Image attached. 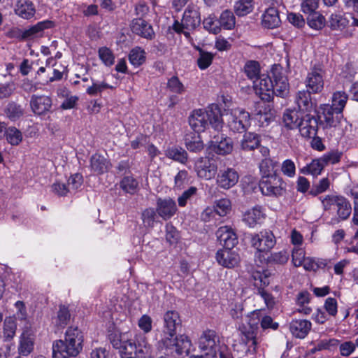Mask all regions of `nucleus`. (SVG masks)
<instances>
[{
    "instance_id": "69168bd1",
    "label": "nucleus",
    "mask_w": 358,
    "mask_h": 358,
    "mask_svg": "<svg viewBox=\"0 0 358 358\" xmlns=\"http://www.w3.org/2000/svg\"><path fill=\"white\" fill-rule=\"evenodd\" d=\"M257 294L264 299V303L268 309H272L274 307L275 300L271 293L268 292L263 287H258Z\"/></svg>"
},
{
    "instance_id": "de8ad7c7",
    "label": "nucleus",
    "mask_w": 358,
    "mask_h": 358,
    "mask_svg": "<svg viewBox=\"0 0 358 358\" xmlns=\"http://www.w3.org/2000/svg\"><path fill=\"white\" fill-rule=\"evenodd\" d=\"M244 71L250 80H256L259 78L260 73V66L256 61H248L244 66Z\"/></svg>"
},
{
    "instance_id": "a19ab883",
    "label": "nucleus",
    "mask_w": 358,
    "mask_h": 358,
    "mask_svg": "<svg viewBox=\"0 0 358 358\" xmlns=\"http://www.w3.org/2000/svg\"><path fill=\"white\" fill-rule=\"evenodd\" d=\"M17 324L15 317H6L3 323V338L5 341H10L15 335Z\"/></svg>"
},
{
    "instance_id": "bf43d9fd",
    "label": "nucleus",
    "mask_w": 358,
    "mask_h": 358,
    "mask_svg": "<svg viewBox=\"0 0 358 358\" xmlns=\"http://www.w3.org/2000/svg\"><path fill=\"white\" fill-rule=\"evenodd\" d=\"M108 339L113 347L119 350L127 338H125L124 334L114 331L108 335Z\"/></svg>"
},
{
    "instance_id": "f257e3e1",
    "label": "nucleus",
    "mask_w": 358,
    "mask_h": 358,
    "mask_svg": "<svg viewBox=\"0 0 358 358\" xmlns=\"http://www.w3.org/2000/svg\"><path fill=\"white\" fill-rule=\"evenodd\" d=\"M83 334L78 327L67 329L64 340H57L52 344L53 358H72L78 356L83 350Z\"/></svg>"
},
{
    "instance_id": "680f3d73",
    "label": "nucleus",
    "mask_w": 358,
    "mask_h": 358,
    "mask_svg": "<svg viewBox=\"0 0 358 358\" xmlns=\"http://www.w3.org/2000/svg\"><path fill=\"white\" fill-rule=\"evenodd\" d=\"M203 27L209 32L217 34L220 31V27L215 23V16L210 15L203 22Z\"/></svg>"
},
{
    "instance_id": "7ed1b4c3",
    "label": "nucleus",
    "mask_w": 358,
    "mask_h": 358,
    "mask_svg": "<svg viewBox=\"0 0 358 358\" xmlns=\"http://www.w3.org/2000/svg\"><path fill=\"white\" fill-rule=\"evenodd\" d=\"M320 201L323 209L329 213L336 212L337 217L335 221L338 222L347 220L351 214L352 207L350 201L344 196L329 194L321 196Z\"/></svg>"
},
{
    "instance_id": "7c9ffc66",
    "label": "nucleus",
    "mask_w": 358,
    "mask_h": 358,
    "mask_svg": "<svg viewBox=\"0 0 358 358\" xmlns=\"http://www.w3.org/2000/svg\"><path fill=\"white\" fill-rule=\"evenodd\" d=\"M109 161L103 156L95 153L91 157L90 166L92 170L97 174H102L106 172L110 166Z\"/></svg>"
},
{
    "instance_id": "37998d69",
    "label": "nucleus",
    "mask_w": 358,
    "mask_h": 358,
    "mask_svg": "<svg viewBox=\"0 0 358 358\" xmlns=\"http://www.w3.org/2000/svg\"><path fill=\"white\" fill-rule=\"evenodd\" d=\"M254 8L253 0H238L235 3L234 10L237 15L244 16L251 13Z\"/></svg>"
},
{
    "instance_id": "052dcab7",
    "label": "nucleus",
    "mask_w": 358,
    "mask_h": 358,
    "mask_svg": "<svg viewBox=\"0 0 358 358\" xmlns=\"http://www.w3.org/2000/svg\"><path fill=\"white\" fill-rule=\"evenodd\" d=\"M167 87L171 92L177 94L185 92V87L177 76H173L168 80Z\"/></svg>"
},
{
    "instance_id": "ddd939ff",
    "label": "nucleus",
    "mask_w": 358,
    "mask_h": 358,
    "mask_svg": "<svg viewBox=\"0 0 358 358\" xmlns=\"http://www.w3.org/2000/svg\"><path fill=\"white\" fill-rule=\"evenodd\" d=\"M233 148L232 139L223 134L214 136L209 143V149L219 155L231 154Z\"/></svg>"
},
{
    "instance_id": "393cba45",
    "label": "nucleus",
    "mask_w": 358,
    "mask_h": 358,
    "mask_svg": "<svg viewBox=\"0 0 358 358\" xmlns=\"http://www.w3.org/2000/svg\"><path fill=\"white\" fill-rule=\"evenodd\" d=\"M312 328V324L307 320H294L289 323V331L293 336L304 338Z\"/></svg>"
},
{
    "instance_id": "b1692460",
    "label": "nucleus",
    "mask_w": 358,
    "mask_h": 358,
    "mask_svg": "<svg viewBox=\"0 0 358 358\" xmlns=\"http://www.w3.org/2000/svg\"><path fill=\"white\" fill-rule=\"evenodd\" d=\"M15 13L25 20L34 17L36 8L31 0H17L14 6Z\"/></svg>"
},
{
    "instance_id": "9d476101",
    "label": "nucleus",
    "mask_w": 358,
    "mask_h": 358,
    "mask_svg": "<svg viewBox=\"0 0 358 358\" xmlns=\"http://www.w3.org/2000/svg\"><path fill=\"white\" fill-rule=\"evenodd\" d=\"M255 94L264 101H271L273 98V86L271 78L267 75H261L253 80Z\"/></svg>"
},
{
    "instance_id": "cd10ccee",
    "label": "nucleus",
    "mask_w": 358,
    "mask_h": 358,
    "mask_svg": "<svg viewBox=\"0 0 358 358\" xmlns=\"http://www.w3.org/2000/svg\"><path fill=\"white\" fill-rule=\"evenodd\" d=\"M34 336L29 331H24L20 337L18 353L22 356H28L34 350Z\"/></svg>"
},
{
    "instance_id": "473e14b6",
    "label": "nucleus",
    "mask_w": 358,
    "mask_h": 358,
    "mask_svg": "<svg viewBox=\"0 0 358 358\" xmlns=\"http://www.w3.org/2000/svg\"><path fill=\"white\" fill-rule=\"evenodd\" d=\"M136 355L138 358H153L152 345L148 342L145 336H140L137 339Z\"/></svg>"
},
{
    "instance_id": "423d86ee",
    "label": "nucleus",
    "mask_w": 358,
    "mask_h": 358,
    "mask_svg": "<svg viewBox=\"0 0 358 358\" xmlns=\"http://www.w3.org/2000/svg\"><path fill=\"white\" fill-rule=\"evenodd\" d=\"M259 186L262 193L268 196H280L285 192V183L278 175L262 176Z\"/></svg>"
},
{
    "instance_id": "39448f33",
    "label": "nucleus",
    "mask_w": 358,
    "mask_h": 358,
    "mask_svg": "<svg viewBox=\"0 0 358 358\" xmlns=\"http://www.w3.org/2000/svg\"><path fill=\"white\" fill-rule=\"evenodd\" d=\"M163 331L162 338L158 341L162 345H171V337H174L176 334L178 327L182 324L179 313L175 310H168L163 317Z\"/></svg>"
},
{
    "instance_id": "72a5a7b5",
    "label": "nucleus",
    "mask_w": 358,
    "mask_h": 358,
    "mask_svg": "<svg viewBox=\"0 0 358 358\" xmlns=\"http://www.w3.org/2000/svg\"><path fill=\"white\" fill-rule=\"evenodd\" d=\"M259 145V136L252 132L245 133L241 142V148L245 151L254 150L258 148Z\"/></svg>"
},
{
    "instance_id": "6ab92c4d",
    "label": "nucleus",
    "mask_w": 358,
    "mask_h": 358,
    "mask_svg": "<svg viewBox=\"0 0 358 358\" xmlns=\"http://www.w3.org/2000/svg\"><path fill=\"white\" fill-rule=\"evenodd\" d=\"M302 136L305 138L315 137L318 129V120L315 116L309 114L301 118L298 127Z\"/></svg>"
},
{
    "instance_id": "0eeeda50",
    "label": "nucleus",
    "mask_w": 358,
    "mask_h": 358,
    "mask_svg": "<svg viewBox=\"0 0 358 358\" xmlns=\"http://www.w3.org/2000/svg\"><path fill=\"white\" fill-rule=\"evenodd\" d=\"M220 337L217 332L212 329H206L203 331L198 341V346L201 351L210 355V358H215L219 350Z\"/></svg>"
},
{
    "instance_id": "5701e85b",
    "label": "nucleus",
    "mask_w": 358,
    "mask_h": 358,
    "mask_svg": "<svg viewBox=\"0 0 358 358\" xmlns=\"http://www.w3.org/2000/svg\"><path fill=\"white\" fill-rule=\"evenodd\" d=\"M217 237L224 248H233L238 243V238L232 229L228 226L220 227L217 232Z\"/></svg>"
},
{
    "instance_id": "c85d7f7f",
    "label": "nucleus",
    "mask_w": 358,
    "mask_h": 358,
    "mask_svg": "<svg viewBox=\"0 0 358 358\" xmlns=\"http://www.w3.org/2000/svg\"><path fill=\"white\" fill-rule=\"evenodd\" d=\"M322 109V116H320V118L323 117V120H321V122L324 121L326 127H335L342 117V113H338L335 108L329 104L324 105Z\"/></svg>"
},
{
    "instance_id": "dca6fc26",
    "label": "nucleus",
    "mask_w": 358,
    "mask_h": 358,
    "mask_svg": "<svg viewBox=\"0 0 358 358\" xmlns=\"http://www.w3.org/2000/svg\"><path fill=\"white\" fill-rule=\"evenodd\" d=\"M239 180L237 171L231 168L220 170L216 178V183L223 189H229L236 185Z\"/></svg>"
},
{
    "instance_id": "ea45409f",
    "label": "nucleus",
    "mask_w": 358,
    "mask_h": 358,
    "mask_svg": "<svg viewBox=\"0 0 358 358\" xmlns=\"http://www.w3.org/2000/svg\"><path fill=\"white\" fill-rule=\"evenodd\" d=\"M5 113L10 120L15 121L24 115V109L20 104L11 101L6 106Z\"/></svg>"
},
{
    "instance_id": "2eb2a0df",
    "label": "nucleus",
    "mask_w": 358,
    "mask_h": 358,
    "mask_svg": "<svg viewBox=\"0 0 358 358\" xmlns=\"http://www.w3.org/2000/svg\"><path fill=\"white\" fill-rule=\"evenodd\" d=\"M195 170L199 178L210 180L215 176L217 166L213 159L201 157L195 164Z\"/></svg>"
},
{
    "instance_id": "09e8293b",
    "label": "nucleus",
    "mask_w": 358,
    "mask_h": 358,
    "mask_svg": "<svg viewBox=\"0 0 358 358\" xmlns=\"http://www.w3.org/2000/svg\"><path fill=\"white\" fill-rule=\"evenodd\" d=\"M71 318V314L67 307L60 306L55 320V324L61 328L65 327Z\"/></svg>"
},
{
    "instance_id": "a878e982",
    "label": "nucleus",
    "mask_w": 358,
    "mask_h": 358,
    "mask_svg": "<svg viewBox=\"0 0 358 358\" xmlns=\"http://www.w3.org/2000/svg\"><path fill=\"white\" fill-rule=\"evenodd\" d=\"M131 29L133 33L147 39H152L155 35L152 26L142 18L133 20Z\"/></svg>"
},
{
    "instance_id": "c756f323",
    "label": "nucleus",
    "mask_w": 358,
    "mask_h": 358,
    "mask_svg": "<svg viewBox=\"0 0 358 358\" xmlns=\"http://www.w3.org/2000/svg\"><path fill=\"white\" fill-rule=\"evenodd\" d=\"M185 144L187 149L193 152H201L204 145L199 135V133H189L185 135Z\"/></svg>"
},
{
    "instance_id": "5fc2aeb1",
    "label": "nucleus",
    "mask_w": 358,
    "mask_h": 358,
    "mask_svg": "<svg viewBox=\"0 0 358 358\" xmlns=\"http://www.w3.org/2000/svg\"><path fill=\"white\" fill-rule=\"evenodd\" d=\"M308 24L311 28L319 30L324 27L325 19L321 14L314 13L308 17Z\"/></svg>"
},
{
    "instance_id": "3c124183",
    "label": "nucleus",
    "mask_w": 358,
    "mask_h": 358,
    "mask_svg": "<svg viewBox=\"0 0 358 358\" xmlns=\"http://www.w3.org/2000/svg\"><path fill=\"white\" fill-rule=\"evenodd\" d=\"M278 163L274 162L270 158L263 159L259 164V170L262 173V176H267L276 175L275 168L277 166Z\"/></svg>"
},
{
    "instance_id": "412c9836",
    "label": "nucleus",
    "mask_w": 358,
    "mask_h": 358,
    "mask_svg": "<svg viewBox=\"0 0 358 358\" xmlns=\"http://www.w3.org/2000/svg\"><path fill=\"white\" fill-rule=\"evenodd\" d=\"M156 211L162 218L167 220L176 214L177 211L176 203L171 198H159L157 200Z\"/></svg>"
},
{
    "instance_id": "c03bdc74",
    "label": "nucleus",
    "mask_w": 358,
    "mask_h": 358,
    "mask_svg": "<svg viewBox=\"0 0 358 358\" xmlns=\"http://www.w3.org/2000/svg\"><path fill=\"white\" fill-rule=\"evenodd\" d=\"M348 99V94L345 92H336L333 94L332 103L331 106L335 108L338 113H342Z\"/></svg>"
},
{
    "instance_id": "4c0bfd02",
    "label": "nucleus",
    "mask_w": 358,
    "mask_h": 358,
    "mask_svg": "<svg viewBox=\"0 0 358 358\" xmlns=\"http://www.w3.org/2000/svg\"><path fill=\"white\" fill-rule=\"evenodd\" d=\"M4 136L7 142L13 146L20 145L23 140L22 131L15 127H7Z\"/></svg>"
},
{
    "instance_id": "58836bf2",
    "label": "nucleus",
    "mask_w": 358,
    "mask_h": 358,
    "mask_svg": "<svg viewBox=\"0 0 358 358\" xmlns=\"http://www.w3.org/2000/svg\"><path fill=\"white\" fill-rule=\"evenodd\" d=\"M166 156L181 164H185L187 161V153L182 148L173 146L166 150Z\"/></svg>"
},
{
    "instance_id": "4d7b16f0",
    "label": "nucleus",
    "mask_w": 358,
    "mask_h": 358,
    "mask_svg": "<svg viewBox=\"0 0 358 358\" xmlns=\"http://www.w3.org/2000/svg\"><path fill=\"white\" fill-rule=\"evenodd\" d=\"M213 59V55L210 52H204L203 50L199 51V57L197 59L198 66L201 69H207L212 63Z\"/></svg>"
},
{
    "instance_id": "49530a36",
    "label": "nucleus",
    "mask_w": 358,
    "mask_h": 358,
    "mask_svg": "<svg viewBox=\"0 0 358 358\" xmlns=\"http://www.w3.org/2000/svg\"><path fill=\"white\" fill-rule=\"evenodd\" d=\"M119 350L121 358H134L136 355V343L127 338Z\"/></svg>"
},
{
    "instance_id": "c9c22d12",
    "label": "nucleus",
    "mask_w": 358,
    "mask_h": 358,
    "mask_svg": "<svg viewBox=\"0 0 358 358\" xmlns=\"http://www.w3.org/2000/svg\"><path fill=\"white\" fill-rule=\"evenodd\" d=\"M311 93L309 90H302L296 94V102L301 110H310L313 108Z\"/></svg>"
},
{
    "instance_id": "79ce46f5",
    "label": "nucleus",
    "mask_w": 358,
    "mask_h": 358,
    "mask_svg": "<svg viewBox=\"0 0 358 358\" xmlns=\"http://www.w3.org/2000/svg\"><path fill=\"white\" fill-rule=\"evenodd\" d=\"M219 24L220 28L222 27L224 29L231 30L235 27L236 20L234 13L226 10L223 11L219 18Z\"/></svg>"
},
{
    "instance_id": "13d9d810",
    "label": "nucleus",
    "mask_w": 358,
    "mask_h": 358,
    "mask_svg": "<svg viewBox=\"0 0 358 358\" xmlns=\"http://www.w3.org/2000/svg\"><path fill=\"white\" fill-rule=\"evenodd\" d=\"M156 216V211L154 208H146L142 213V220L144 226L148 228H152L154 226L155 219Z\"/></svg>"
},
{
    "instance_id": "f704fd0d",
    "label": "nucleus",
    "mask_w": 358,
    "mask_h": 358,
    "mask_svg": "<svg viewBox=\"0 0 358 358\" xmlns=\"http://www.w3.org/2000/svg\"><path fill=\"white\" fill-rule=\"evenodd\" d=\"M264 218V214L259 208L255 207L243 215V220L250 227H254Z\"/></svg>"
},
{
    "instance_id": "a18cd8bd",
    "label": "nucleus",
    "mask_w": 358,
    "mask_h": 358,
    "mask_svg": "<svg viewBox=\"0 0 358 358\" xmlns=\"http://www.w3.org/2000/svg\"><path fill=\"white\" fill-rule=\"evenodd\" d=\"M145 52L139 48H133L129 55V59L131 64L135 66H139L145 61Z\"/></svg>"
},
{
    "instance_id": "f03ea898",
    "label": "nucleus",
    "mask_w": 358,
    "mask_h": 358,
    "mask_svg": "<svg viewBox=\"0 0 358 358\" xmlns=\"http://www.w3.org/2000/svg\"><path fill=\"white\" fill-rule=\"evenodd\" d=\"M189 124L196 133L204 131L209 124L219 131L223 125L221 110L217 104H211L206 109L194 110L189 117Z\"/></svg>"
},
{
    "instance_id": "e433bc0d",
    "label": "nucleus",
    "mask_w": 358,
    "mask_h": 358,
    "mask_svg": "<svg viewBox=\"0 0 358 358\" xmlns=\"http://www.w3.org/2000/svg\"><path fill=\"white\" fill-rule=\"evenodd\" d=\"M120 187L124 192L132 195L138 190V182L131 175H127L120 180Z\"/></svg>"
},
{
    "instance_id": "a211bd4d",
    "label": "nucleus",
    "mask_w": 358,
    "mask_h": 358,
    "mask_svg": "<svg viewBox=\"0 0 358 358\" xmlns=\"http://www.w3.org/2000/svg\"><path fill=\"white\" fill-rule=\"evenodd\" d=\"M241 344L248 345L247 352L251 355L256 353L257 341V335L258 331L249 329L243 324L239 327Z\"/></svg>"
},
{
    "instance_id": "4468645a",
    "label": "nucleus",
    "mask_w": 358,
    "mask_h": 358,
    "mask_svg": "<svg viewBox=\"0 0 358 358\" xmlns=\"http://www.w3.org/2000/svg\"><path fill=\"white\" fill-rule=\"evenodd\" d=\"M171 345H164L161 342L157 343V348L161 350H172L175 348L176 352L182 355L183 354L188 355L192 347V342L188 336L185 335H180L179 336L171 337Z\"/></svg>"
},
{
    "instance_id": "aec40b11",
    "label": "nucleus",
    "mask_w": 358,
    "mask_h": 358,
    "mask_svg": "<svg viewBox=\"0 0 358 358\" xmlns=\"http://www.w3.org/2000/svg\"><path fill=\"white\" fill-rule=\"evenodd\" d=\"M30 106L34 114L45 115L52 107V100L48 96L34 94L30 99Z\"/></svg>"
},
{
    "instance_id": "774afa93",
    "label": "nucleus",
    "mask_w": 358,
    "mask_h": 358,
    "mask_svg": "<svg viewBox=\"0 0 358 358\" xmlns=\"http://www.w3.org/2000/svg\"><path fill=\"white\" fill-rule=\"evenodd\" d=\"M83 176L79 173L72 175L68 180V188L70 189V192H76L78 190L83 184Z\"/></svg>"
},
{
    "instance_id": "6e6d98bb",
    "label": "nucleus",
    "mask_w": 358,
    "mask_h": 358,
    "mask_svg": "<svg viewBox=\"0 0 358 358\" xmlns=\"http://www.w3.org/2000/svg\"><path fill=\"white\" fill-rule=\"evenodd\" d=\"M231 201L228 199H221L216 202L215 210L220 216H225L231 210Z\"/></svg>"
},
{
    "instance_id": "bb28decb",
    "label": "nucleus",
    "mask_w": 358,
    "mask_h": 358,
    "mask_svg": "<svg viewBox=\"0 0 358 358\" xmlns=\"http://www.w3.org/2000/svg\"><path fill=\"white\" fill-rule=\"evenodd\" d=\"M281 23L279 16V11L276 7L268 8L262 17V24L268 29H274L278 27Z\"/></svg>"
},
{
    "instance_id": "e2e57ef3",
    "label": "nucleus",
    "mask_w": 358,
    "mask_h": 358,
    "mask_svg": "<svg viewBox=\"0 0 358 358\" xmlns=\"http://www.w3.org/2000/svg\"><path fill=\"white\" fill-rule=\"evenodd\" d=\"M108 88H113V87L103 81L101 83L93 82L92 85L87 89V93L91 96H96Z\"/></svg>"
},
{
    "instance_id": "6e6552de",
    "label": "nucleus",
    "mask_w": 358,
    "mask_h": 358,
    "mask_svg": "<svg viewBox=\"0 0 358 358\" xmlns=\"http://www.w3.org/2000/svg\"><path fill=\"white\" fill-rule=\"evenodd\" d=\"M228 116V126L234 132L243 133L250 126V115L243 110H232Z\"/></svg>"
},
{
    "instance_id": "338daca9",
    "label": "nucleus",
    "mask_w": 358,
    "mask_h": 358,
    "mask_svg": "<svg viewBox=\"0 0 358 358\" xmlns=\"http://www.w3.org/2000/svg\"><path fill=\"white\" fill-rule=\"evenodd\" d=\"M197 188L196 187H190L188 189L185 191L181 196L178 199V205L180 207H184L187 205V201L190 200L196 194Z\"/></svg>"
},
{
    "instance_id": "0e129e2a",
    "label": "nucleus",
    "mask_w": 358,
    "mask_h": 358,
    "mask_svg": "<svg viewBox=\"0 0 358 358\" xmlns=\"http://www.w3.org/2000/svg\"><path fill=\"white\" fill-rule=\"evenodd\" d=\"M282 173L289 177L293 178L296 175V166L294 162L291 159L285 160L281 164Z\"/></svg>"
},
{
    "instance_id": "864d4df0",
    "label": "nucleus",
    "mask_w": 358,
    "mask_h": 358,
    "mask_svg": "<svg viewBox=\"0 0 358 358\" xmlns=\"http://www.w3.org/2000/svg\"><path fill=\"white\" fill-rule=\"evenodd\" d=\"M289 253L286 250H281L277 252L271 253L267 257L268 263L284 264L289 259Z\"/></svg>"
},
{
    "instance_id": "f8f14e48",
    "label": "nucleus",
    "mask_w": 358,
    "mask_h": 358,
    "mask_svg": "<svg viewBox=\"0 0 358 358\" xmlns=\"http://www.w3.org/2000/svg\"><path fill=\"white\" fill-rule=\"evenodd\" d=\"M324 71L320 66H314L307 74L306 86L312 93H320L324 88Z\"/></svg>"
},
{
    "instance_id": "f3484780",
    "label": "nucleus",
    "mask_w": 358,
    "mask_h": 358,
    "mask_svg": "<svg viewBox=\"0 0 358 358\" xmlns=\"http://www.w3.org/2000/svg\"><path fill=\"white\" fill-rule=\"evenodd\" d=\"M216 260L220 265L230 268L238 264L240 257L232 248H227L220 249L217 252Z\"/></svg>"
},
{
    "instance_id": "9b49d317",
    "label": "nucleus",
    "mask_w": 358,
    "mask_h": 358,
    "mask_svg": "<svg viewBox=\"0 0 358 358\" xmlns=\"http://www.w3.org/2000/svg\"><path fill=\"white\" fill-rule=\"evenodd\" d=\"M251 245L259 252H267L275 245V238L270 231H262L251 235Z\"/></svg>"
},
{
    "instance_id": "4be33fe9",
    "label": "nucleus",
    "mask_w": 358,
    "mask_h": 358,
    "mask_svg": "<svg viewBox=\"0 0 358 358\" xmlns=\"http://www.w3.org/2000/svg\"><path fill=\"white\" fill-rule=\"evenodd\" d=\"M53 26L54 22L50 20L39 22L35 25L24 29L21 34V38L23 40L29 41L36 38L41 37L45 29L52 28Z\"/></svg>"
},
{
    "instance_id": "2f4dec72",
    "label": "nucleus",
    "mask_w": 358,
    "mask_h": 358,
    "mask_svg": "<svg viewBox=\"0 0 358 358\" xmlns=\"http://www.w3.org/2000/svg\"><path fill=\"white\" fill-rule=\"evenodd\" d=\"M301 117L296 110L286 109L282 115V122L287 129H296L299 125Z\"/></svg>"
},
{
    "instance_id": "20e7f679",
    "label": "nucleus",
    "mask_w": 358,
    "mask_h": 358,
    "mask_svg": "<svg viewBox=\"0 0 358 358\" xmlns=\"http://www.w3.org/2000/svg\"><path fill=\"white\" fill-rule=\"evenodd\" d=\"M201 14L199 8L194 5H189L185 9L181 22L176 21L173 24V29L178 34H184L186 37L189 36L187 31L195 29L201 24Z\"/></svg>"
},
{
    "instance_id": "1a4fd4ad",
    "label": "nucleus",
    "mask_w": 358,
    "mask_h": 358,
    "mask_svg": "<svg viewBox=\"0 0 358 358\" xmlns=\"http://www.w3.org/2000/svg\"><path fill=\"white\" fill-rule=\"evenodd\" d=\"M273 94L284 97L289 93V85L280 65H274L271 69Z\"/></svg>"
},
{
    "instance_id": "603ef678",
    "label": "nucleus",
    "mask_w": 358,
    "mask_h": 358,
    "mask_svg": "<svg viewBox=\"0 0 358 358\" xmlns=\"http://www.w3.org/2000/svg\"><path fill=\"white\" fill-rule=\"evenodd\" d=\"M99 57L102 62L108 66H112L115 62V56L110 49L101 47L98 50Z\"/></svg>"
},
{
    "instance_id": "8fccbe9b",
    "label": "nucleus",
    "mask_w": 358,
    "mask_h": 358,
    "mask_svg": "<svg viewBox=\"0 0 358 358\" xmlns=\"http://www.w3.org/2000/svg\"><path fill=\"white\" fill-rule=\"evenodd\" d=\"M324 164L322 161L321 157L319 159H313L306 167H304L301 171L303 173H310L313 176H318L321 173Z\"/></svg>"
}]
</instances>
